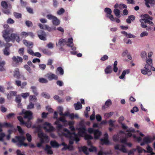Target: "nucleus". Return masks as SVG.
<instances>
[{
    "label": "nucleus",
    "instance_id": "obj_1",
    "mask_svg": "<svg viewBox=\"0 0 155 155\" xmlns=\"http://www.w3.org/2000/svg\"><path fill=\"white\" fill-rule=\"evenodd\" d=\"M59 121L58 120L56 121L54 124L57 125L56 128L58 130L59 133L61 134L66 137L70 138L69 143L70 144H73L74 141H75L76 143L79 141L80 139L78 135L75 134L74 131L75 129L74 127L73 126H70V128L72 131V133H71L67 129L63 127L62 125L59 124Z\"/></svg>",
    "mask_w": 155,
    "mask_h": 155
},
{
    "label": "nucleus",
    "instance_id": "obj_2",
    "mask_svg": "<svg viewBox=\"0 0 155 155\" xmlns=\"http://www.w3.org/2000/svg\"><path fill=\"white\" fill-rule=\"evenodd\" d=\"M80 125H81V127L78 128V135L82 137L85 136V139L86 140H88L87 141L88 145L91 147L89 149V151L91 152L96 151L97 150L96 148L92 145V143L89 140L93 139V137L90 135L85 134L86 132L85 128L82 126V124L81 122L80 123Z\"/></svg>",
    "mask_w": 155,
    "mask_h": 155
},
{
    "label": "nucleus",
    "instance_id": "obj_3",
    "mask_svg": "<svg viewBox=\"0 0 155 155\" xmlns=\"http://www.w3.org/2000/svg\"><path fill=\"white\" fill-rule=\"evenodd\" d=\"M23 114H24V118H27L28 121L25 122L23 120V118L21 116H18L17 118L18 120L20 122L21 125H25L28 127L30 128L31 127V122L30 121L32 118V112L28 110H26L24 109H23L22 111V113H20L19 115H21Z\"/></svg>",
    "mask_w": 155,
    "mask_h": 155
},
{
    "label": "nucleus",
    "instance_id": "obj_4",
    "mask_svg": "<svg viewBox=\"0 0 155 155\" xmlns=\"http://www.w3.org/2000/svg\"><path fill=\"white\" fill-rule=\"evenodd\" d=\"M14 29L12 28L9 29L8 30H4L2 31L3 36L6 42H9L11 41L14 42L15 40L17 42H19V37L17 34L12 33L11 34L10 36H8L9 32H13L14 31Z\"/></svg>",
    "mask_w": 155,
    "mask_h": 155
},
{
    "label": "nucleus",
    "instance_id": "obj_5",
    "mask_svg": "<svg viewBox=\"0 0 155 155\" xmlns=\"http://www.w3.org/2000/svg\"><path fill=\"white\" fill-rule=\"evenodd\" d=\"M38 136L40 139V142L37 143L38 147H41L42 144L47 143L49 141V137L40 130L38 131Z\"/></svg>",
    "mask_w": 155,
    "mask_h": 155
},
{
    "label": "nucleus",
    "instance_id": "obj_6",
    "mask_svg": "<svg viewBox=\"0 0 155 155\" xmlns=\"http://www.w3.org/2000/svg\"><path fill=\"white\" fill-rule=\"evenodd\" d=\"M140 17L141 18V19L140 20V21L141 23L140 25L143 28H145L147 27V23H148L151 25H153V22L150 20H152L153 18L150 17L148 14H145L143 15H141Z\"/></svg>",
    "mask_w": 155,
    "mask_h": 155
},
{
    "label": "nucleus",
    "instance_id": "obj_7",
    "mask_svg": "<svg viewBox=\"0 0 155 155\" xmlns=\"http://www.w3.org/2000/svg\"><path fill=\"white\" fill-rule=\"evenodd\" d=\"M127 131L128 132V133L127 134H124V135H125V136H127L128 137H130L132 136V137L134 139H136L137 141L139 142L141 141L142 140V139L141 137H137L135 135V134H132V133H134L136 132V131L135 130L132 128H130L129 129H128Z\"/></svg>",
    "mask_w": 155,
    "mask_h": 155
},
{
    "label": "nucleus",
    "instance_id": "obj_8",
    "mask_svg": "<svg viewBox=\"0 0 155 155\" xmlns=\"http://www.w3.org/2000/svg\"><path fill=\"white\" fill-rule=\"evenodd\" d=\"M88 131L90 134L93 133L94 138L95 139H98L101 134V133L98 130H94L91 128H89L88 129Z\"/></svg>",
    "mask_w": 155,
    "mask_h": 155
},
{
    "label": "nucleus",
    "instance_id": "obj_9",
    "mask_svg": "<svg viewBox=\"0 0 155 155\" xmlns=\"http://www.w3.org/2000/svg\"><path fill=\"white\" fill-rule=\"evenodd\" d=\"M41 127L43 128L47 132H50L53 131L54 129V127L50 124L47 122L42 124Z\"/></svg>",
    "mask_w": 155,
    "mask_h": 155
},
{
    "label": "nucleus",
    "instance_id": "obj_10",
    "mask_svg": "<svg viewBox=\"0 0 155 155\" xmlns=\"http://www.w3.org/2000/svg\"><path fill=\"white\" fill-rule=\"evenodd\" d=\"M15 138L17 139L18 141V143L17 144V145L20 147L22 145H24L25 147H26L27 145V144L26 143H24V142L25 139V138L23 136H16Z\"/></svg>",
    "mask_w": 155,
    "mask_h": 155
},
{
    "label": "nucleus",
    "instance_id": "obj_11",
    "mask_svg": "<svg viewBox=\"0 0 155 155\" xmlns=\"http://www.w3.org/2000/svg\"><path fill=\"white\" fill-rule=\"evenodd\" d=\"M13 61L12 64L14 66H17L20 63L22 62L23 59L21 57L19 56H14L12 58Z\"/></svg>",
    "mask_w": 155,
    "mask_h": 155
},
{
    "label": "nucleus",
    "instance_id": "obj_12",
    "mask_svg": "<svg viewBox=\"0 0 155 155\" xmlns=\"http://www.w3.org/2000/svg\"><path fill=\"white\" fill-rule=\"evenodd\" d=\"M155 140V135L152 137L149 135H147L144 137L143 138V141L148 144L151 143L153 141Z\"/></svg>",
    "mask_w": 155,
    "mask_h": 155
},
{
    "label": "nucleus",
    "instance_id": "obj_13",
    "mask_svg": "<svg viewBox=\"0 0 155 155\" xmlns=\"http://www.w3.org/2000/svg\"><path fill=\"white\" fill-rule=\"evenodd\" d=\"M104 139H101L100 141L102 145L104 144L108 145L109 144V142L108 139V136L107 133H105L104 135Z\"/></svg>",
    "mask_w": 155,
    "mask_h": 155
},
{
    "label": "nucleus",
    "instance_id": "obj_14",
    "mask_svg": "<svg viewBox=\"0 0 155 155\" xmlns=\"http://www.w3.org/2000/svg\"><path fill=\"white\" fill-rule=\"evenodd\" d=\"M46 77L48 78L50 81L53 79L57 80L58 79V76L51 72H49L46 75Z\"/></svg>",
    "mask_w": 155,
    "mask_h": 155
},
{
    "label": "nucleus",
    "instance_id": "obj_15",
    "mask_svg": "<svg viewBox=\"0 0 155 155\" xmlns=\"http://www.w3.org/2000/svg\"><path fill=\"white\" fill-rule=\"evenodd\" d=\"M38 34L39 38L43 41L46 40L45 38L46 34L45 32L42 30H39L38 32Z\"/></svg>",
    "mask_w": 155,
    "mask_h": 155
},
{
    "label": "nucleus",
    "instance_id": "obj_16",
    "mask_svg": "<svg viewBox=\"0 0 155 155\" xmlns=\"http://www.w3.org/2000/svg\"><path fill=\"white\" fill-rule=\"evenodd\" d=\"M148 68V65L146 64L144 67L145 69L141 70V72L144 75L147 74L148 76L152 74L151 72L149 70V69Z\"/></svg>",
    "mask_w": 155,
    "mask_h": 155
},
{
    "label": "nucleus",
    "instance_id": "obj_17",
    "mask_svg": "<svg viewBox=\"0 0 155 155\" xmlns=\"http://www.w3.org/2000/svg\"><path fill=\"white\" fill-rule=\"evenodd\" d=\"M115 149L118 150L124 153H127V150L125 148L124 146L123 145L118 144L114 147Z\"/></svg>",
    "mask_w": 155,
    "mask_h": 155
},
{
    "label": "nucleus",
    "instance_id": "obj_18",
    "mask_svg": "<svg viewBox=\"0 0 155 155\" xmlns=\"http://www.w3.org/2000/svg\"><path fill=\"white\" fill-rule=\"evenodd\" d=\"M147 64L148 65V68L149 69V70L151 71L152 70L153 71H155V68L152 67V62H151V60L150 61H146Z\"/></svg>",
    "mask_w": 155,
    "mask_h": 155
},
{
    "label": "nucleus",
    "instance_id": "obj_19",
    "mask_svg": "<svg viewBox=\"0 0 155 155\" xmlns=\"http://www.w3.org/2000/svg\"><path fill=\"white\" fill-rule=\"evenodd\" d=\"M124 132L123 131H121L120 133L118 134L117 135H114L113 137V140L117 142L119 140V136L120 135H124Z\"/></svg>",
    "mask_w": 155,
    "mask_h": 155
},
{
    "label": "nucleus",
    "instance_id": "obj_20",
    "mask_svg": "<svg viewBox=\"0 0 155 155\" xmlns=\"http://www.w3.org/2000/svg\"><path fill=\"white\" fill-rule=\"evenodd\" d=\"M23 43L28 48H31L33 47V44L31 42H29L25 40H23Z\"/></svg>",
    "mask_w": 155,
    "mask_h": 155
},
{
    "label": "nucleus",
    "instance_id": "obj_21",
    "mask_svg": "<svg viewBox=\"0 0 155 155\" xmlns=\"http://www.w3.org/2000/svg\"><path fill=\"white\" fill-rule=\"evenodd\" d=\"M130 72L129 69H126L123 71L121 74V75L120 76L119 78L120 79H124L125 78V75L127 74H128Z\"/></svg>",
    "mask_w": 155,
    "mask_h": 155
},
{
    "label": "nucleus",
    "instance_id": "obj_22",
    "mask_svg": "<svg viewBox=\"0 0 155 155\" xmlns=\"http://www.w3.org/2000/svg\"><path fill=\"white\" fill-rule=\"evenodd\" d=\"M51 147L50 146L46 145V147L45 148V150L46 151L47 153L48 154H53V151L51 149Z\"/></svg>",
    "mask_w": 155,
    "mask_h": 155
},
{
    "label": "nucleus",
    "instance_id": "obj_23",
    "mask_svg": "<svg viewBox=\"0 0 155 155\" xmlns=\"http://www.w3.org/2000/svg\"><path fill=\"white\" fill-rule=\"evenodd\" d=\"M127 139L126 137H125L124 138H123L122 139H120V142L122 143H123L124 144H126L128 145L129 147H131L132 144L130 143H127Z\"/></svg>",
    "mask_w": 155,
    "mask_h": 155
},
{
    "label": "nucleus",
    "instance_id": "obj_24",
    "mask_svg": "<svg viewBox=\"0 0 155 155\" xmlns=\"http://www.w3.org/2000/svg\"><path fill=\"white\" fill-rule=\"evenodd\" d=\"M112 104V102L110 99L107 100L105 103V105H103L102 107L103 109L105 108V106L108 107Z\"/></svg>",
    "mask_w": 155,
    "mask_h": 155
},
{
    "label": "nucleus",
    "instance_id": "obj_25",
    "mask_svg": "<svg viewBox=\"0 0 155 155\" xmlns=\"http://www.w3.org/2000/svg\"><path fill=\"white\" fill-rule=\"evenodd\" d=\"M50 144L52 147L55 148H58L59 146V145L55 141H51L50 142Z\"/></svg>",
    "mask_w": 155,
    "mask_h": 155
},
{
    "label": "nucleus",
    "instance_id": "obj_26",
    "mask_svg": "<svg viewBox=\"0 0 155 155\" xmlns=\"http://www.w3.org/2000/svg\"><path fill=\"white\" fill-rule=\"evenodd\" d=\"M145 1L146 2V5L147 7H150V6L149 5V4H150L151 5L153 6L154 0H145Z\"/></svg>",
    "mask_w": 155,
    "mask_h": 155
},
{
    "label": "nucleus",
    "instance_id": "obj_27",
    "mask_svg": "<svg viewBox=\"0 0 155 155\" xmlns=\"http://www.w3.org/2000/svg\"><path fill=\"white\" fill-rule=\"evenodd\" d=\"M52 22L53 24L55 26L58 25L60 23V20L56 17L53 19Z\"/></svg>",
    "mask_w": 155,
    "mask_h": 155
},
{
    "label": "nucleus",
    "instance_id": "obj_28",
    "mask_svg": "<svg viewBox=\"0 0 155 155\" xmlns=\"http://www.w3.org/2000/svg\"><path fill=\"white\" fill-rule=\"evenodd\" d=\"M67 45L69 47H72L74 45L73 44V39L72 38H69L67 42Z\"/></svg>",
    "mask_w": 155,
    "mask_h": 155
},
{
    "label": "nucleus",
    "instance_id": "obj_29",
    "mask_svg": "<svg viewBox=\"0 0 155 155\" xmlns=\"http://www.w3.org/2000/svg\"><path fill=\"white\" fill-rule=\"evenodd\" d=\"M74 106L76 110H78L82 108V105L79 102H78L77 103L74 104Z\"/></svg>",
    "mask_w": 155,
    "mask_h": 155
},
{
    "label": "nucleus",
    "instance_id": "obj_30",
    "mask_svg": "<svg viewBox=\"0 0 155 155\" xmlns=\"http://www.w3.org/2000/svg\"><path fill=\"white\" fill-rule=\"evenodd\" d=\"M58 44L61 46H64L67 44V41L66 40L61 38L59 39Z\"/></svg>",
    "mask_w": 155,
    "mask_h": 155
},
{
    "label": "nucleus",
    "instance_id": "obj_31",
    "mask_svg": "<svg viewBox=\"0 0 155 155\" xmlns=\"http://www.w3.org/2000/svg\"><path fill=\"white\" fill-rule=\"evenodd\" d=\"M112 71V68L111 66H108L105 69V72L106 74H108L110 73Z\"/></svg>",
    "mask_w": 155,
    "mask_h": 155
},
{
    "label": "nucleus",
    "instance_id": "obj_32",
    "mask_svg": "<svg viewBox=\"0 0 155 155\" xmlns=\"http://www.w3.org/2000/svg\"><path fill=\"white\" fill-rule=\"evenodd\" d=\"M146 149L147 150V153H150L151 155H154L155 154L154 153L152 152L153 149L149 145H147Z\"/></svg>",
    "mask_w": 155,
    "mask_h": 155
},
{
    "label": "nucleus",
    "instance_id": "obj_33",
    "mask_svg": "<svg viewBox=\"0 0 155 155\" xmlns=\"http://www.w3.org/2000/svg\"><path fill=\"white\" fill-rule=\"evenodd\" d=\"M5 63L4 61H0V71H4L5 70L4 66Z\"/></svg>",
    "mask_w": 155,
    "mask_h": 155
},
{
    "label": "nucleus",
    "instance_id": "obj_34",
    "mask_svg": "<svg viewBox=\"0 0 155 155\" xmlns=\"http://www.w3.org/2000/svg\"><path fill=\"white\" fill-rule=\"evenodd\" d=\"M14 76L17 78H19L20 76V73L19 69L18 68L16 69L14 71Z\"/></svg>",
    "mask_w": 155,
    "mask_h": 155
},
{
    "label": "nucleus",
    "instance_id": "obj_35",
    "mask_svg": "<svg viewBox=\"0 0 155 155\" xmlns=\"http://www.w3.org/2000/svg\"><path fill=\"white\" fill-rule=\"evenodd\" d=\"M104 12L106 13V15H107L111 14L112 11L109 8H104Z\"/></svg>",
    "mask_w": 155,
    "mask_h": 155
},
{
    "label": "nucleus",
    "instance_id": "obj_36",
    "mask_svg": "<svg viewBox=\"0 0 155 155\" xmlns=\"http://www.w3.org/2000/svg\"><path fill=\"white\" fill-rule=\"evenodd\" d=\"M140 55L141 58L143 60L146 59L147 58V53L145 51H142L141 52Z\"/></svg>",
    "mask_w": 155,
    "mask_h": 155
},
{
    "label": "nucleus",
    "instance_id": "obj_37",
    "mask_svg": "<svg viewBox=\"0 0 155 155\" xmlns=\"http://www.w3.org/2000/svg\"><path fill=\"white\" fill-rule=\"evenodd\" d=\"M57 71L58 72L59 74L61 75L64 74V71L61 67H58L57 68Z\"/></svg>",
    "mask_w": 155,
    "mask_h": 155
},
{
    "label": "nucleus",
    "instance_id": "obj_38",
    "mask_svg": "<svg viewBox=\"0 0 155 155\" xmlns=\"http://www.w3.org/2000/svg\"><path fill=\"white\" fill-rule=\"evenodd\" d=\"M114 12L115 15L117 17H120V11L118 9L115 8L114 10Z\"/></svg>",
    "mask_w": 155,
    "mask_h": 155
},
{
    "label": "nucleus",
    "instance_id": "obj_39",
    "mask_svg": "<svg viewBox=\"0 0 155 155\" xmlns=\"http://www.w3.org/2000/svg\"><path fill=\"white\" fill-rule=\"evenodd\" d=\"M82 151L86 155L88 154V150L87 148L85 146H83L81 148Z\"/></svg>",
    "mask_w": 155,
    "mask_h": 155
},
{
    "label": "nucleus",
    "instance_id": "obj_40",
    "mask_svg": "<svg viewBox=\"0 0 155 155\" xmlns=\"http://www.w3.org/2000/svg\"><path fill=\"white\" fill-rule=\"evenodd\" d=\"M31 89L32 90L33 93L36 95H37L38 94V93L37 92V89L36 87L33 86H31Z\"/></svg>",
    "mask_w": 155,
    "mask_h": 155
},
{
    "label": "nucleus",
    "instance_id": "obj_41",
    "mask_svg": "<svg viewBox=\"0 0 155 155\" xmlns=\"http://www.w3.org/2000/svg\"><path fill=\"white\" fill-rule=\"evenodd\" d=\"M65 12V10L63 8H61L57 12V14L59 15L62 14Z\"/></svg>",
    "mask_w": 155,
    "mask_h": 155
},
{
    "label": "nucleus",
    "instance_id": "obj_42",
    "mask_svg": "<svg viewBox=\"0 0 155 155\" xmlns=\"http://www.w3.org/2000/svg\"><path fill=\"white\" fill-rule=\"evenodd\" d=\"M39 81L41 83H46L48 82V80L43 78H39Z\"/></svg>",
    "mask_w": 155,
    "mask_h": 155
},
{
    "label": "nucleus",
    "instance_id": "obj_43",
    "mask_svg": "<svg viewBox=\"0 0 155 155\" xmlns=\"http://www.w3.org/2000/svg\"><path fill=\"white\" fill-rule=\"evenodd\" d=\"M29 95V93L28 92L22 93L21 94V96L24 99H26Z\"/></svg>",
    "mask_w": 155,
    "mask_h": 155
},
{
    "label": "nucleus",
    "instance_id": "obj_44",
    "mask_svg": "<svg viewBox=\"0 0 155 155\" xmlns=\"http://www.w3.org/2000/svg\"><path fill=\"white\" fill-rule=\"evenodd\" d=\"M30 101H33L35 102L37 101V98L35 96L30 95L29 96Z\"/></svg>",
    "mask_w": 155,
    "mask_h": 155
},
{
    "label": "nucleus",
    "instance_id": "obj_45",
    "mask_svg": "<svg viewBox=\"0 0 155 155\" xmlns=\"http://www.w3.org/2000/svg\"><path fill=\"white\" fill-rule=\"evenodd\" d=\"M2 6L4 8L7 9L8 7L7 3L5 2L2 1L1 3Z\"/></svg>",
    "mask_w": 155,
    "mask_h": 155
},
{
    "label": "nucleus",
    "instance_id": "obj_46",
    "mask_svg": "<svg viewBox=\"0 0 155 155\" xmlns=\"http://www.w3.org/2000/svg\"><path fill=\"white\" fill-rule=\"evenodd\" d=\"M153 54V52L152 51H150L148 54V58L146 60V61H150L151 60V62H152V59L151 58V57Z\"/></svg>",
    "mask_w": 155,
    "mask_h": 155
},
{
    "label": "nucleus",
    "instance_id": "obj_47",
    "mask_svg": "<svg viewBox=\"0 0 155 155\" xmlns=\"http://www.w3.org/2000/svg\"><path fill=\"white\" fill-rule=\"evenodd\" d=\"M54 98L55 100H57L59 102H61L64 101L62 99H60L59 98V96L58 95H56L54 96Z\"/></svg>",
    "mask_w": 155,
    "mask_h": 155
},
{
    "label": "nucleus",
    "instance_id": "obj_48",
    "mask_svg": "<svg viewBox=\"0 0 155 155\" xmlns=\"http://www.w3.org/2000/svg\"><path fill=\"white\" fill-rule=\"evenodd\" d=\"M41 95L43 97L47 99H49L50 97V96L48 94H47L45 92L42 93Z\"/></svg>",
    "mask_w": 155,
    "mask_h": 155
},
{
    "label": "nucleus",
    "instance_id": "obj_49",
    "mask_svg": "<svg viewBox=\"0 0 155 155\" xmlns=\"http://www.w3.org/2000/svg\"><path fill=\"white\" fill-rule=\"evenodd\" d=\"M148 34V32L147 31H144L142 32L140 34V36L141 37L147 36Z\"/></svg>",
    "mask_w": 155,
    "mask_h": 155
},
{
    "label": "nucleus",
    "instance_id": "obj_50",
    "mask_svg": "<svg viewBox=\"0 0 155 155\" xmlns=\"http://www.w3.org/2000/svg\"><path fill=\"white\" fill-rule=\"evenodd\" d=\"M24 68L27 70L29 73H31V70L29 66L28 65H25L24 66Z\"/></svg>",
    "mask_w": 155,
    "mask_h": 155
},
{
    "label": "nucleus",
    "instance_id": "obj_51",
    "mask_svg": "<svg viewBox=\"0 0 155 155\" xmlns=\"http://www.w3.org/2000/svg\"><path fill=\"white\" fill-rule=\"evenodd\" d=\"M9 49L7 47H6L4 50V53L5 55H8L9 54V52L8 51Z\"/></svg>",
    "mask_w": 155,
    "mask_h": 155
},
{
    "label": "nucleus",
    "instance_id": "obj_52",
    "mask_svg": "<svg viewBox=\"0 0 155 155\" xmlns=\"http://www.w3.org/2000/svg\"><path fill=\"white\" fill-rule=\"evenodd\" d=\"M39 68L42 70H44L46 67V65L44 64H40L39 65Z\"/></svg>",
    "mask_w": 155,
    "mask_h": 155
},
{
    "label": "nucleus",
    "instance_id": "obj_53",
    "mask_svg": "<svg viewBox=\"0 0 155 155\" xmlns=\"http://www.w3.org/2000/svg\"><path fill=\"white\" fill-rule=\"evenodd\" d=\"M106 17L109 18L112 21H114L115 20V18H114L113 16L111 14L109 15H106Z\"/></svg>",
    "mask_w": 155,
    "mask_h": 155
},
{
    "label": "nucleus",
    "instance_id": "obj_54",
    "mask_svg": "<svg viewBox=\"0 0 155 155\" xmlns=\"http://www.w3.org/2000/svg\"><path fill=\"white\" fill-rule=\"evenodd\" d=\"M26 138L28 141L29 142H30L31 140V136L28 133L26 134Z\"/></svg>",
    "mask_w": 155,
    "mask_h": 155
},
{
    "label": "nucleus",
    "instance_id": "obj_55",
    "mask_svg": "<svg viewBox=\"0 0 155 155\" xmlns=\"http://www.w3.org/2000/svg\"><path fill=\"white\" fill-rule=\"evenodd\" d=\"M22 37L23 38H25L28 36V32H22L21 34Z\"/></svg>",
    "mask_w": 155,
    "mask_h": 155
},
{
    "label": "nucleus",
    "instance_id": "obj_56",
    "mask_svg": "<svg viewBox=\"0 0 155 155\" xmlns=\"http://www.w3.org/2000/svg\"><path fill=\"white\" fill-rule=\"evenodd\" d=\"M113 114V112H110L109 113H105L104 115V116L105 117L108 118L111 116Z\"/></svg>",
    "mask_w": 155,
    "mask_h": 155
},
{
    "label": "nucleus",
    "instance_id": "obj_57",
    "mask_svg": "<svg viewBox=\"0 0 155 155\" xmlns=\"http://www.w3.org/2000/svg\"><path fill=\"white\" fill-rule=\"evenodd\" d=\"M58 110L59 112V114L60 115H63V113L62 112V111L63 110V108L61 107H58Z\"/></svg>",
    "mask_w": 155,
    "mask_h": 155
},
{
    "label": "nucleus",
    "instance_id": "obj_58",
    "mask_svg": "<svg viewBox=\"0 0 155 155\" xmlns=\"http://www.w3.org/2000/svg\"><path fill=\"white\" fill-rule=\"evenodd\" d=\"M138 110V108L136 107H133L132 110L130 111L131 113L134 114L135 112H137Z\"/></svg>",
    "mask_w": 155,
    "mask_h": 155
},
{
    "label": "nucleus",
    "instance_id": "obj_59",
    "mask_svg": "<svg viewBox=\"0 0 155 155\" xmlns=\"http://www.w3.org/2000/svg\"><path fill=\"white\" fill-rule=\"evenodd\" d=\"M14 15L15 17L17 18H21V14L16 12H14Z\"/></svg>",
    "mask_w": 155,
    "mask_h": 155
},
{
    "label": "nucleus",
    "instance_id": "obj_60",
    "mask_svg": "<svg viewBox=\"0 0 155 155\" xmlns=\"http://www.w3.org/2000/svg\"><path fill=\"white\" fill-rule=\"evenodd\" d=\"M115 122V120H113L110 119L109 121V125L110 127H113L114 126V123Z\"/></svg>",
    "mask_w": 155,
    "mask_h": 155
},
{
    "label": "nucleus",
    "instance_id": "obj_61",
    "mask_svg": "<svg viewBox=\"0 0 155 155\" xmlns=\"http://www.w3.org/2000/svg\"><path fill=\"white\" fill-rule=\"evenodd\" d=\"M25 24L26 26L28 27L32 26V22L29 21H27L25 22Z\"/></svg>",
    "mask_w": 155,
    "mask_h": 155
},
{
    "label": "nucleus",
    "instance_id": "obj_62",
    "mask_svg": "<svg viewBox=\"0 0 155 155\" xmlns=\"http://www.w3.org/2000/svg\"><path fill=\"white\" fill-rule=\"evenodd\" d=\"M56 84L57 85L60 87L62 86L63 85L64 83L62 81L58 80L57 81Z\"/></svg>",
    "mask_w": 155,
    "mask_h": 155
},
{
    "label": "nucleus",
    "instance_id": "obj_63",
    "mask_svg": "<svg viewBox=\"0 0 155 155\" xmlns=\"http://www.w3.org/2000/svg\"><path fill=\"white\" fill-rule=\"evenodd\" d=\"M45 30H46L49 32L52 31V28L47 25H45Z\"/></svg>",
    "mask_w": 155,
    "mask_h": 155
},
{
    "label": "nucleus",
    "instance_id": "obj_64",
    "mask_svg": "<svg viewBox=\"0 0 155 155\" xmlns=\"http://www.w3.org/2000/svg\"><path fill=\"white\" fill-rule=\"evenodd\" d=\"M34 107V105L32 103L31 101H30L29 104L27 106V108L28 109H31Z\"/></svg>",
    "mask_w": 155,
    "mask_h": 155
}]
</instances>
